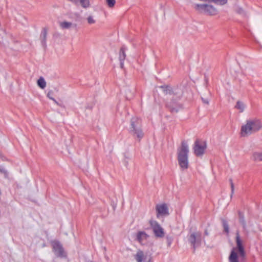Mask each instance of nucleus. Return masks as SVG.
<instances>
[{
  "mask_svg": "<svg viewBox=\"0 0 262 262\" xmlns=\"http://www.w3.org/2000/svg\"><path fill=\"white\" fill-rule=\"evenodd\" d=\"M160 88L162 89L165 94H172L173 95L170 101L167 104V107L171 112L177 113L182 108V104L178 102V100L180 99L183 94L182 90L175 88L171 90L170 87L168 86H161Z\"/></svg>",
  "mask_w": 262,
  "mask_h": 262,
  "instance_id": "obj_1",
  "label": "nucleus"
},
{
  "mask_svg": "<svg viewBox=\"0 0 262 262\" xmlns=\"http://www.w3.org/2000/svg\"><path fill=\"white\" fill-rule=\"evenodd\" d=\"M262 129V121L254 118L248 119L241 127V134L243 137L250 136Z\"/></svg>",
  "mask_w": 262,
  "mask_h": 262,
  "instance_id": "obj_2",
  "label": "nucleus"
},
{
  "mask_svg": "<svg viewBox=\"0 0 262 262\" xmlns=\"http://www.w3.org/2000/svg\"><path fill=\"white\" fill-rule=\"evenodd\" d=\"M188 153V145L186 142L183 141L177 150L178 163L182 170L187 169L189 167Z\"/></svg>",
  "mask_w": 262,
  "mask_h": 262,
  "instance_id": "obj_3",
  "label": "nucleus"
},
{
  "mask_svg": "<svg viewBox=\"0 0 262 262\" xmlns=\"http://www.w3.org/2000/svg\"><path fill=\"white\" fill-rule=\"evenodd\" d=\"M236 248H234L231 251L229 257V262H239L237 251L239 252V256L243 257L245 255L244 248L243 246V241L240 238L239 232H236Z\"/></svg>",
  "mask_w": 262,
  "mask_h": 262,
  "instance_id": "obj_4",
  "label": "nucleus"
},
{
  "mask_svg": "<svg viewBox=\"0 0 262 262\" xmlns=\"http://www.w3.org/2000/svg\"><path fill=\"white\" fill-rule=\"evenodd\" d=\"M130 133L139 140L143 138L144 134L141 128V121L137 118H133L129 128Z\"/></svg>",
  "mask_w": 262,
  "mask_h": 262,
  "instance_id": "obj_5",
  "label": "nucleus"
},
{
  "mask_svg": "<svg viewBox=\"0 0 262 262\" xmlns=\"http://www.w3.org/2000/svg\"><path fill=\"white\" fill-rule=\"evenodd\" d=\"M194 8L198 12L209 15H215L217 13V9L210 5L195 4Z\"/></svg>",
  "mask_w": 262,
  "mask_h": 262,
  "instance_id": "obj_6",
  "label": "nucleus"
},
{
  "mask_svg": "<svg viewBox=\"0 0 262 262\" xmlns=\"http://www.w3.org/2000/svg\"><path fill=\"white\" fill-rule=\"evenodd\" d=\"M51 244L53 251L56 256L63 257L66 256V253L59 242L54 240L51 242Z\"/></svg>",
  "mask_w": 262,
  "mask_h": 262,
  "instance_id": "obj_7",
  "label": "nucleus"
},
{
  "mask_svg": "<svg viewBox=\"0 0 262 262\" xmlns=\"http://www.w3.org/2000/svg\"><path fill=\"white\" fill-rule=\"evenodd\" d=\"M156 211L157 217L158 219L161 217L167 216L169 214L168 207L165 203L156 205Z\"/></svg>",
  "mask_w": 262,
  "mask_h": 262,
  "instance_id": "obj_8",
  "label": "nucleus"
},
{
  "mask_svg": "<svg viewBox=\"0 0 262 262\" xmlns=\"http://www.w3.org/2000/svg\"><path fill=\"white\" fill-rule=\"evenodd\" d=\"M188 241L191 245L195 249L201 244L202 234L200 232H194L190 234Z\"/></svg>",
  "mask_w": 262,
  "mask_h": 262,
  "instance_id": "obj_9",
  "label": "nucleus"
},
{
  "mask_svg": "<svg viewBox=\"0 0 262 262\" xmlns=\"http://www.w3.org/2000/svg\"><path fill=\"white\" fill-rule=\"evenodd\" d=\"M206 148V145L204 142L196 141L193 148L194 153L197 157L202 156Z\"/></svg>",
  "mask_w": 262,
  "mask_h": 262,
  "instance_id": "obj_10",
  "label": "nucleus"
},
{
  "mask_svg": "<svg viewBox=\"0 0 262 262\" xmlns=\"http://www.w3.org/2000/svg\"><path fill=\"white\" fill-rule=\"evenodd\" d=\"M150 226L153 230L155 236L157 237H163L164 236V231L163 228L156 221H150Z\"/></svg>",
  "mask_w": 262,
  "mask_h": 262,
  "instance_id": "obj_11",
  "label": "nucleus"
},
{
  "mask_svg": "<svg viewBox=\"0 0 262 262\" xmlns=\"http://www.w3.org/2000/svg\"><path fill=\"white\" fill-rule=\"evenodd\" d=\"M149 236L145 232L139 231L137 234V239L138 241L142 245H145L147 242Z\"/></svg>",
  "mask_w": 262,
  "mask_h": 262,
  "instance_id": "obj_12",
  "label": "nucleus"
},
{
  "mask_svg": "<svg viewBox=\"0 0 262 262\" xmlns=\"http://www.w3.org/2000/svg\"><path fill=\"white\" fill-rule=\"evenodd\" d=\"M69 1L76 4L80 5L83 8L86 9L90 6L89 0H68Z\"/></svg>",
  "mask_w": 262,
  "mask_h": 262,
  "instance_id": "obj_13",
  "label": "nucleus"
},
{
  "mask_svg": "<svg viewBox=\"0 0 262 262\" xmlns=\"http://www.w3.org/2000/svg\"><path fill=\"white\" fill-rule=\"evenodd\" d=\"M146 257V255L141 250H138L135 255L137 262H142Z\"/></svg>",
  "mask_w": 262,
  "mask_h": 262,
  "instance_id": "obj_14",
  "label": "nucleus"
},
{
  "mask_svg": "<svg viewBox=\"0 0 262 262\" xmlns=\"http://www.w3.org/2000/svg\"><path fill=\"white\" fill-rule=\"evenodd\" d=\"M59 26L63 29H70L75 26L72 23L66 21L60 22Z\"/></svg>",
  "mask_w": 262,
  "mask_h": 262,
  "instance_id": "obj_15",
  "label": "nucleus"
},
{
  "mask_svg": "<svg viewBox=\"0 0 262 262\" xmlns=\"http://www.w3.org/2000/svg\"><path fill=\"white\" fill-rule=\"evenodd\" d=\"M47 36V30L46 29H43L42 31L40 39L41 40V44L43 47H45L46 46V39Z\"/></svg>",
  "mask_w": 262,
  "mask_h": 262,
  "instance_id": "obj_16",
  "label": "nucleus"
},
{
  "mask_svg": "<svg viewBox=\"0 0 262 262\" xmlns=\"http://www.w3.org/2000/svg\"><path fill=\"white\" fill-rule=\"evenodd\" d=\"M85 20L87 22V24L89 25H94L97 22V20H96L95 16L92 14L88 15L85 17Z\"/></svg>",
  "mask_w": 262,
  "mask_h": 262,
  "instance_id": "obj_17",
  "label": "nucleus"
},
{
  "mask_svg": "<svg viewBox=\"0 0 262 262\" xmlns=\"http://www.w3.org/2000/svg\"><path fill=\"white\" fill-rule=\"evenodd\" d=\"M125 57L126 55L125 53L124 49L123 48H122L120 50L119 57V59L120 61V66L121 68H123V61L125 60Z\"/></svg>",
  "mask_w": 262,
  "mask_h": 262,
  "instance_id": "obj_18",
  "label": "nucleus"
},
{
  "mask_svg": "<svg viewBox=\"0 0 262 262\" xmlns=\"http://www.w3.org/2000/svg\"><path fill=\"white\" fill-rule=\"evenodd\" d=\"M246 105L243 102L241 101H238L236 102V105L235 106V107L239 110V112L242 113L245 110Z\"/></svg>",
  "mask_w": 262,
  "mask_h": 262,
  "instance_id": "obj_19",
  "label": "nucleus"
},
{
  "mask_svg": "<svg viewBox=\"0 0 262 262\" xmlns=\"http://www.w3.org/2000/svg\"><path fill=\"white\" fill-rule=\"evenodd\" d=\"M252 158L255 161H262V152H255L253 154Z\"/></svg>",
  "mask_w": 262,
  "mask_h": 262,
  "instance_id": "obj_20",
  "label": "nucleus"
},
{
  "mask_svg": "<svg viewBox=\"0 0 262 262\" xmlns=\"http://www.w3.org/2000/svg\"><path fill=\"white\" fill-rule=\"evenodd\" d=\"M37 85L41 89H43L46 86V82L42 77H40L37 80Z\"/></svg>",
  "mask_w": 262,
  "mask_h": 262,
  "instance_id": "obj_21",
  "label": "nucleus"
},
{
  "mask_svg": "<svg viewBox=\"0 0 262 262\" xmlns=\"http://www.w3.org/2000/svg\"><path fill=\"white\" fill-rule=\"evenodd\" d=\"M238 216H239V222L243 226V228H245L246 227V222L244 219V215L243 213L240 211L238 212Z\"/></svg>",
  "mask_w": 262,
  "mask_h": 262,
  "instance_id": "obj_22",
  "label": "nucleus"
},
{
  "mask_svg": "<svg viewBox=\"0 0 262 262\" xmlns=\"http://www.w3.org/2000/svg\"><path fill=\"white\" fill-rule=\"evenodd\" d=\"M211 2L216 4L224 5L227 3V0H211Z\"/></svg>",
  "mask_w": 262,
  "mask_h": 262,
  "instance_id": "obj_23",
  "label": "nucleus"
},
{
  "mask_svg": "<svg viewBox=\"0 0 262 262\" xmlns=\"http://www.w3.org/2000/svg\"><path fill=\"white\" fill-rule=\"evenodd\" d=\"M106 4L108 7L110 8H113L116 3L115 0H106Z\"/></svg>",
  "mask_w": 262,
  "mask_h": 262,
  "instance_id": "obj_24",
  "label": "nucleus"
},
{
  "mask_svg": "<svg viewBox=\"0 0 262 262\" xmlns=\"http://www.w3.org/2000/svg\"><path fill=\"white\" fill-rule=\"evenodd\" d=\"M52 92L50 91L48 93V94H47V97L51 100H53L56 104L58 105H60V104H59V103L55 99H54L52 96Z\"/></svg>",
  "mask_w": 262,
  "mask_h": 262,
  "instance_id": "obj_25",
  "label": "nucleus"
},
{
  "mask_svg": "<svg viewBox=\"0 0 262 262\" xmlns=\"http://www.w3.org/2000/svg\"><path fill=\"white\" fill-rule=\"evenodd\" d=\"M223 225L225 231L228 233L229 231V227H228L227 222L226 221H224L223 222Z\"/></svg>",
  "mask_w": 262,
  "mask_h": 262,
  "instance_id": "obj_26",
  "label": "nucleus"
},
{
  "mask_svg": "<svg viewBox=\"0 0 262 262\" xmlns=\"http://www.w3.org/2000/svg\"><path fill=\"white\" fill-rule=\"evenodd\" d=\"M0 173L4 174L5 176H7L8 174L7 170L1 166H0Z\"/></svg>",
  "mask_w": 262,
  "mask_h": 262,
  "instance_id": "obj_27",
  "label": "nucleus"
},
{
  "mask_svg": "<svg viewBox=\"0 0 262 262\" xmlns=\"http://www.w3.org/2000/svg\"><path fill=\"white\" fill-rule=\"evenodd\" d=\"M202 99L204 103L206 104H209V100L208 99L202 98Z\"/></svg>",
  "mask_w": 262,
  "mask_h": 262,
  "instance_id": "obj_28",
  "label": "nucleus"
},
{
  "mask_svg": "<svg viewBox=\"0 0 262 262\" xmlns=\"http://www.w3.org/2000/svg\"><path fill=\"white\" fill-rule=\"evenodd\" d=\"M230 182H231V193L232 194L234 192V184L231 180H230Z\"/></svg>",
  "mask_w": 262,
  "mask_h": 262,
  "instance_id": "obj_29",
  "label": "nucleus"
},
{
  "mask_svg": "<svg viewBox=\"0 0 262 262\" xmlns=\"http://www.w3.org/2000/svg\"><path fill=\"white\" fill-rule=\"evenodd\" d=\"M147 262H152V260H151V257H150V258L148 259V261H147Z\"/></svg>",
  "mask_w": 262,
  "mask_h": 262,
  "instance_id": "obj_30",
  "label": "nucleus"
}]
</instances>
